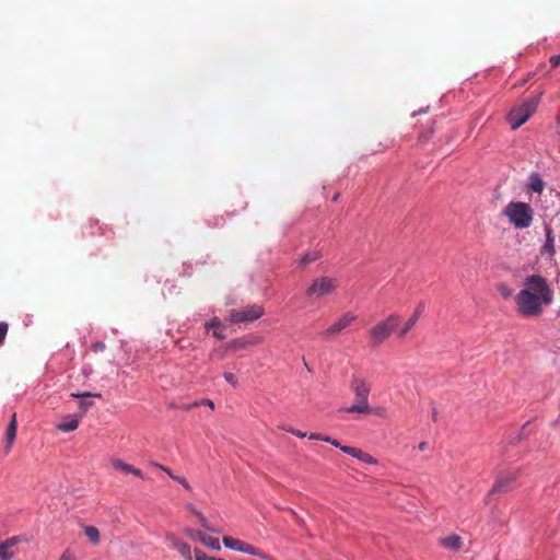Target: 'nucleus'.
<instances>
[{
  "label": "nucleus",
  "instance_id": "1",
  "mask_svg": "<svg viewBox=\"0 0 560 560\" xmlns=\"http://www.w3.org/2000/svg\"><path fill=\"white\" fill-rule=\"evenodd\" d=\"M525 289H522L516 298V304L523 316H537L542 312V304L552 302V291L546 279L539 275H530L525 279Z\"/></svg>",
  "mask_w": 560,
  "mask_h": 560
},
{
  "label": "nucleus",
  "instance_id": "2",
  "mask_svg": "<svg viewBox=\"0 0 560 560\" xmlns=\"http://www.w3.org/2000/svg\"><path fill=\"white\" fill-rule=\"evenodd\" d=\"M350 389L353 394L354 402L349 407L340 408V411L347 413L368 415L371 410L369 405V396L371 392L370 384L365 380L353 375L350 382Z\"/></svg>",
  "mask_w": 560,
  "mask_h": 560
},
{
  "label": "nucleus",
  "instance_id": "3",
  "mask_svg": "<svg viewBox=\"0 0 560 560\" xmlns=\"http://www.w3.org/2000/svg\"><path fill=\"white\" fill-rule=\"evenodd\" d=\"M503 214L516 229H527L533 223V210L528 203L511 201L503 210Z\"/></svg>",
  "mask_w": 560,
  "mask_h": 560
},
{
  "label": "nucleus",
  "instance_id": "4",
  "mask_svg": "<svg viewBox=\"0 0 560 560\" xmlns=\"http://www.w3.org/2000/svg\"><path fill=\"white\" fill-rule=\"evenodd\" d=\"M400 316L397 314L389 315L385 320L380 322L369 329V335L373 346L383 343L390 334L398 327Z\"/></svg>",
  "mask_w": 560,
  "mask_h": 560
},
{
  "label": "nucleus",
  "instance_id": "5",
  "mask_svg": "<svg viewBox=\"0 0 560 560\" xmlns=\"http://www.w3.org/2000/svg\"><path fill=\"white\" fill-rule=\"evenodd\" d=\"M539 103V97H532L521 104L518 107L512 108L508 115V121L512 129L520 128L535 113Z\"/></svg>",
  "mask_w": 560,
  "mask_h": 560
},
{
  "label": "nucleus",
  "instance_id": "6",
  "mask_svg": "<svg viewBox=\"0 0 560 560\" xmlns=\"http://www.w3.org/2000/svg\"><path fill=\"white\" fill-rule=\"evenodd\" d=\"M337 281L330 277H318L308 285L305 293L307 298L319 299L329 295L337 289Z\"/></svg>",
  "mask_w": 560,
  "mask_h": 560
},
{
  "label": "nucleus",
  "instance_id": "7",
  "mask_svg": "<svg viewBox=\"0 0 560 560\" xmlns=\"http://www.w3.org/2000/svg\"><path fill=\"white\" fill-rule=\"evenodd\" d=\"M358 320V315L351 312L342 314L334 324L327 329L323 330L319 336L322 339L329 340L339 336L343 330L349 328L353 323Z\"/></svg>",
  "mask_w": 560,
  "mask_h": 560
},
{
  "label": "nucleus",
  "instance_id": "8",
  "mask_svg": "<svg viewBox=\"0 0 560 560\" xmlns=\"http://www.w3.org/2000/svg\"><path fill=\"white\" fill-rule=\"evenodd\" d=\"M264 314V308L257 304L249 305L244 307L243 310L236 311L232 310L230 312V320L232 323L238 324V323H245V322H253L258 318H260Z\"/></svg>",
  "mask_w": 560,
  "mask_h": 560
},
{
  "label": "nucleus",
  "instance_id": "9",
  "mask_svg": "<svg viewBox=\"0 0 560 560\" xmlns=\"http://www.w3.org/2000/svg\"><path fill=\"white\" fill-rule=\"evenodd\" d=\"M222 542H223L224 547H226L231 550H235V551H238V552H242L245 555H249V556L262 557V553L258 548H256L253 545L247 544L243 540H240V539H236V538H233L230 536H224L222 539Z\"/></svg>",
  "mask_w": 560,
  "mask_h": 560
},
{
  "label": "nucleus",
  "instance_id": "10",
  "mask_svg": "<svg viewBox=\"0 0 560 560\" xmlns=\"http://www.w3.org/2000/svg\"><path fill=\"white\" fill-rule=\"evenodd\" d=\"M187 535L190 538L200 541L203 546H206V547H208V548H210L212 550H220L221 549V545H220L219 539L214 538V537H211V536L207 535L203 532L195 530V529H188L187 530Z\"/></svg>",
  "mask_w": 560,
  "mask_h": 560
},
{
  "label": "nucleus",
  "instance_id": "11",
  "mask_svg": "<svg viewBox=\"0 0 560 560\" xmlns=\"http://www.w3.org/2000/svg\"><path fill=\"white\" fill-rule=\"evenodd\" d=\"M546 240L540 247V255L545 259L552 260L556 255L555 236L550 226L545 228Z\"/></svg>",
  "mask_w": 560,
  "mask_h": 560
},
{
  "label": "nucleus",
  "instance_id": "12",
  "mask_svg": "<svg viewBox=\"0 0 560 560\" xmlns=\"http://www.w3.org/2000/svg\"><path fill=\"white\" fill-rule=\"evenodd\" d=\"M517 474H508L504 476H500L492 487L490 493H504L508 492L512 483L516 480Z\"/></svg>",
  "mask_w": 560,
  "mask_h": 560
},
{
  "label": "nucleus",
  "instance_id": "13",
  "mask_svg": "<svg viewBox=\"0 0 560 560\" xmlns=\"http://www.w3.org/2000/svg\"><path fill=\"white\" fill-rule=\"evenodd\" d=\"M206 330L209 332H212V336L218 340L225 339V326L222 324L221 319L219 317H213L209 322L205 324Z\"/></svg>",
  "mask_w": 560,
  "mask_h": 560
},
{
  "label": "nucleus",
  "instance_id": "14",
  "mask_svg": "<svg viewBox=\"0 0 560 560\" xmlns=\"http://www.w3.org/2000/svg\"><path fill=\"white\" fill-rule=\"evenodd\" d=\"M341 451L343 453L359 459L360 462H362L364 464L375 465L377 463V460L374 457H372L370 454L361 451L360 448H357L353 446H345V447H341Z\"/></svg>",
  "mask_w": 560,
  "mask_h": 560
},
{
  "label": "nucleus",
  "instance_id": "15",
  "mask_svg": "<svg viewBox=\"0 0 560 560\" xmlns=\"http://www.w3.org/2000/svg\"><path fill=\"white\" fill-rule=\"evenodd\" d=\"M166 539L186 560H192L191 548L187 542L180 541L174 534H167Z\"/></svg>",
  "mask_w": 560,
  "mask_h": 560
},
{
  "label": "nucleus",
  "instance_id": "16",
  "mask_svg": "<svg viewBox=\"0 0 560 560\" xmlns=\"http://www.w3.org/2000/svg\"><path fill=\"white\" fill-rule=\"evenodd\" d=\"M424 308L425 304L423 302L418 304L411 317L405 323L402 328L399 330V337H404L409 332V330L416 325L419 316L423 313Z\"/></svg>",
  "mask_w": 560,
  "mask_h": 560
},
{
  "label": "nucleus",
  "instance_id": "17",
  "mask_svg": "<svg viewBox=\"0 0 560 560\" xmlns=\"http://www.w3.org/2000/svg\"><path fill=\"white\" fill-rule=\"evenodd\" d=\"M112 465L116 470L122 471L125 474H132L142 479L144 478V475L142 474V471L140 469L122 462L121 459H118V458L113 459Z\"/></svg>",
  "mask_w": 560,
  "mask_h": 560
},
{
  "label": "nucleus",
  "instance_id": "18",
  "mask_svg": "<svg viewBox=\"0 0 560 560\" xmlns=\"http://www.w3.org/2000/svg\"><path fill=\"white\" fill-rule=\"evenodd\" d=\"M16 436V415L13 413L5 432V452L8 453Z\"/></svg>",
  "mask_w": 560,
  "mask_h": 560
},
{
  "label": "nucleus",
  "instance_id": "19",
  "mask_svg": "<svg viewBox=\"0 0 560 560\" xmlns=\"http://www.w3.org/2000/svg\"><path fill=\"white\" fill-rule=\"evenodd\" d=\"M79 427V419L74 415H68L63 418V420L57 425V428L62 432H72Z\"/></svg>",
  "mask_w": 560,
  "mask_h": 560
},
{
  "label": "nucleus",
  "instance_id": "20",
  "mask_svg": "<svg viewBox=\"0 0 560 560\" xmlns=\"http://www.w3.org/2000/svg\"><path fill=\"white\" fill-rule=\"evenodd\" d=\"M441 545L446 549L457 550L462 546V538L458 535L453 534V535L442 538Z\"/></svg>",
  "mask_w": 560,
  "mask_h": 560
},
{
  "label": "nucleus",
  "instance_id": "21",
  "mask_svg": "<svg viewBox=\"0 0 560 560\" xmlns=\"http://www.w3.org/2000/svg\"><path fill=\"white\" fill-rule=\"evenodd\" d=\"M544 180L537 173H532L528 177V188L540 194L544 189Z\"/></svg>",
  "mask_w": 560,
  "mask_h": 560
},
{
  "label": "nucleus",
  "instance_id": "22",
  "mask_svg": "<svg viewBox=\"0 0 560 560\" xmlns=\"http://www.w3.org/2000/svg\"><path fill=\"white\" fill-rule=\"evenodd\" d=\"M320 257V254L316 250H311L304 254L299 260L298 266L301 268L306 267L311 262L316 261Z\"/></svg>",
  "mask_w": 560,
  "mask_h": 560
},
{
  "label": "nucleus",
  "instance_id": "23",
  "mask_svg": "<svg viewBox=\"0 0 560 560\" xmlns=\"http://www.w3.org/2000/svg\"><path fill=\"white\" fill-rule=\"evenodd\" d=\"M154 466L156 468L165 471L173 480L178 481L185 489H187V490L191 489L189 482L185 478L174 475L167 467H165L161 464H158V463H155Z\"/></svg>",
  "mask_w": 560,
  "mask_h": 560
},
{
  "label": "nucleus",
  "instance_id": "24",
  "mask_svg": "<svg viewBox=\"0 0 560 560\" xmlns=\"http://www.w3.org/2000/svg\"><path fill=\"white\" fill-rule=\"evenodd\" d=\"M84 535L88 537V539L94 544H100V530L92 525H85L83 526Z\"/></svg>",
  "mask_w": 560,
  "mask_h": 560
},
{
  "label": "nucleus",
  "instance_id": "25",
  "mask_svg": "<svg viewBox=\"0 0 560 560\" xmlns=\"http://www.w3.org/2000/svg\"><path fill=\"white\" fill-rule=\"evenodd\" d=\"M248 345H249V341H247L246 339H244V338H236V339H233L232 341H230L226 345V349L228 350L236 351V350L246 348Z\"/></svg>",
  "mask_w": 560,
  "mask_h": 560
},
{
  "label": "nucleus",
  "instance_id": "26",
  "mask_svg": "<svg viewBox=\"0 0 560 560\" xmlns=\"http://www.w3.org/2000/svg\"><path fill=\"white\" fill-rule=\"evenodd\" d=\"M73 397H80V398H86V397H100L101 394H94L92 395L91 393H83V394H72ZM92 401L90 400H85V399H82L80 401V408L83 410V411H86L91 406H92Z\"/></svg>",
  "mask_w": 560,
  "mask_h": 560
},
{
  "label": "nucleus",
  "instance_id": "27",
  "mask_svg": "<svg viewBox=\"0 0 560 560\" xmlns=\"http://www.w3.org/2000/svg\"><path fill=\"white\" fill-rule=\"evenodd\" d=\"M14 553L10 551V549L4 545V542L0 544V559L1 560H11Z\"/></svg>",
  "mask_w": 560,
  "mask_h": 560
},
{
  "label": "nucleus",
  "instance_id": "28",
  "mask_svg": "<svg viewBox=\"0 0 560 560\" xmlns=\"http://www.w3.org/2000/svg\"><path fill=\"white\" fill-rule=\"evenodd\" d=\"M194 552H195V560H224L221 558L209 557L200 549H195Z\"/></svg>",
  "mask_w": 560,
  "mask_h": 560
},
{
  "label": "nucleus",
  "instance_id": "29",
  "mask_svg": "<svg viewBox=\"0 0 560 560\" xmlns=\"http://www.w3.org/2000/svg\"><path fill=\"white\" fill-rule=\"evenodd\" d=\"M223 377L233 387H236L238 385V380H237V377L233 373L224 372Z\"/></svg>",
  "mask_w": 560,
  "mask_h": 560
},
{
  "label": "nucleus",
  "instance_id": "30",
  "mask_svg": "<svg viewBox=\"0 0 560 560\" xmlns=\"http://www.w3.org/2000/svg\"><path fill=\"white\" fill-rule=\"evenodd\" d=\"M7 332H8V324L5 322H0V346L3 343Z\"/></svg>",
  "mask_w": 560,
  "mask_h": 560
},
{
  "label": "nucleus",
  "instance_id": "31",
  "mask_svg": "<svg viewBox=\"0 0 560 560\" xmlns=\"http://www.w3.org/2000/svg\"><path fill=\"white\" fill-rule=\"evenodd\" d=\"M21 541V537L19 536H13V537H10L8 539H5L3 542L4 545L11 549L12 547H14L16 544H19Z\"/></svg>",
  "mask_w": 560,
  "mask_h": 560
},
{
  "label": "nucleus",
  "instance_id": "32",
  "mask_svg": "<svg viewBox=\"0 0 560 560\" xmlns=\"http://www.w3.org/2000/svg\"><path fill=\"white\" fill-rule=\"evenodd\" d=\"M200 405H207V406H209L211 409H213V408H214V402H213L212 400H210V399H203V400H201V401H196V402H194V404H191V405L187 406V408H192V407H197V406H200Z\"/></svg>",
  "mask_w": 560,
  "mask_h": 560
},
{
  "label": "nucleus",
  "instance_id": "33",
  "mask_svg": "<svg viewBox=\"0 0 560 560\" xmlns=\"http://www.w3.org/2000/svg\"><path fill=\"white\" fill-rule=\"evenodd\" d=\"M323 442L329 443V444H331L332 446L338 447V448H340V450H341V447H345V446H346V445H341V444L339 443V441H337V440H335V439H332V438H330V436H328V435H325V436L323 438Z\"/></svg>",
  "mask_w": 560,
  "mask_h": 560
},
{
  "label": "nucleus",
  "instance_id": "34",
  "mask_svg": "<svg viewBox=\"0 0 560 560\" xmlns=\"http://www.w3.org/2000/svg\"><path fill=\"white\" fill-rule=\"evenodd\" d=\"M106 348L105 343L103 341H96L94 342L92 346H91V349L94 351V352H102L104 351Z\"/></svg>",
  "mask_w": 560,
  "mask_h": 560
},
{
  "label": "nucleus",
  "instance_id": "35",
  "mask_svg": "<svg viewBox=\"0 0 560 560\" xmlns=\"http://www.w3.org/2000/svg\"><path fill=\"white\" fill-rule=\"evenodd\" d=\"M196 514L198 515L199 520H200V523H201V526L205 527L206 529L208 530H212L209 526H208V523H207V520L206 517L199 513V512H196Z\"/></svg>",
  "mask_w": 560,
  "mask_h": 560
},
{
  "label": "nucleus",
  "instance_id": "36",
  "mask_svg": "<svg viewBox=\"0 0 560 560\" xmlns=\"http://www.w3.org/2000/svg\"><path fill=\"white\" fill-rule=\"evenodd\" d=\"M384 411H385L384 408H372L371 407V410L368 413H372V415L382 417L384 415Z\"/></svg>",
  "mask_w": 560,
  "mask_h": 560
},
{
  "label": "nucleus",
  "instance_id": "37",
  "mask_svg": "<svg viewBox=\"0 0 560 560\" xmlns=\"http://www.w3.org/2000/svg\"><path fill=\"white\" fill-rule=\"evenodd\" d=\"M550 63L552 67H558L560 65V54L552 56L550 58Z\"/></svg>",
  "mask_w": 560,
  "mask_h": 560
},
{
  "label": "nucleus",
  "instance_id": "38",
  "mask_svg": "<svg viewBox=\"0 0 560 560\" xmlns=\"http://www.w3.org/2000/svg\"><path fill=\"white\" fill-rule=\"evenodd\" d=\"M290 432L292 434H294L295 436L300 438V439H303L306 436V433L305 432H302L300 430H290Z\"/></svg>",
  "mask_w": 560,
  "mask_h": 560
},
{
  "label": "nucleus",
  "instance_id": "39",
  "mask_svg": "<svg viewBox=\"0 0 560 560\" xmlns=\"http://www.w3.org/2000/svg\"><path fill=\"white\" fill-rule=\"evenodd\" d=\"M324 436H325V435H322V434H318V433H311V434L308 435V439H310V440L323 441V438H324Z\"/></svg>",
  "mask_w": 560,
  "mask_h": 560
},
{
  "label": "nucleus",
  "instance_id": "40",
  "mask_svg": "<svg viewBox=\"0 0 560 560\" xmlns=\"http://www.w3.org/2000/svg\"><path fill=\"white\" fill-rule=\"evenodd\" d=\"M59 560H75L69 551H65L62 556L59 558Z\"/></svg>",
  "mask_w": 560,
  "mask_h": 560
},
{
  "label": "nucleus",
  "instance_id": "41",
  "mask_svg": "<svg viewBox=\"0 0 560 560\" xmlns=\"http://www.w3.org/2000/svg\"><path fill=\"white\" fill-rule=\"evenodd\" d=\"M427 446H428V443H427V442H421V443H419V445H418V450H419V451H424V450L427 448Z\"/></svg>",
  "mask_w": 560,
  "mask_h": 560
},
{
  "label": "nucleus",
  "instance_id": "42",
  "mask_svg": "<svg viewBox=\"0 0 560 560\" xmlns=\"http://www.w3.org/2000/svg\"><path fill=\"white\" fill-rule=\"evenodd\" d=\"M432 418L434 421L436 420V410L435 409H433V411H432Z\"/></svg>",
  "mask_w": 560,
  "mask_h": 560
},
{
  "label": "nucleus",
  "instance_id": "43",
  "mask_svg": "<svg viewBox=\"0 0 560 560\" xmlns=\"http://www.w3.org/2000/svg\"><path fill=\"white\" fill-rule=\"evenodd\" d=\"M428 108H422L419 110V113H427Z\"/></svg>",
  "mask_w": 560,
  "mask_h": 560
},
{
  "label": "nucleus",
  "instance_id": "44",
  "mask_svg": "<svg viewBox=\"0 0 560 560\" xmlns=\"http://www.w3.org/2000/svg\"><path fill=\"white\" fill-rule=\"evenodd\" d=\"M339 195H335L334 198H332V201H336L338 199Z\"/></svg>",
  "mask_w": 560,
  "mask_h": 560
}]
</instances>
